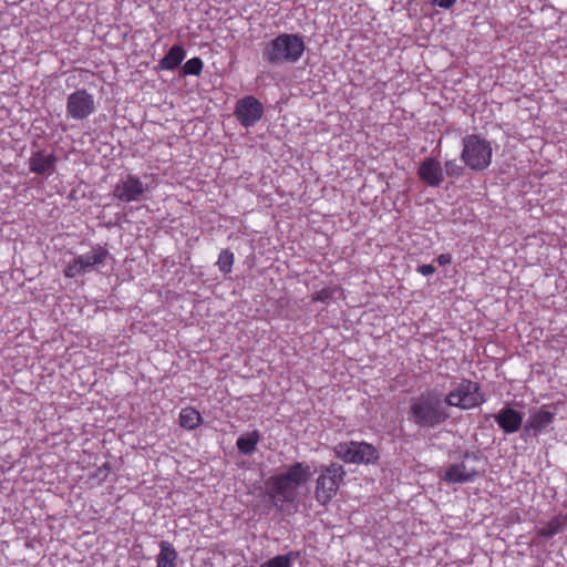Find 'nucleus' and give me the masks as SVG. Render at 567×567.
Segmentation results:
<instances>
[{"label":"nucleus","mask_w":567,"mask_h":567,"mask_svg":"<svg viewBox=\"0 0 567 567\" xmlns=\"http://www.w3.org/2000/svg\"><path fill=\"white\" fill-rule=\"evenodd\" d=\"M450 417L441 393L429 390L410 402L409 419L420 427H435Z\"/></svg>","instance_id":"nucleus-1"},{"label":"nucleus","mask_w":567,"mask_h":567,"mask_svg":"<svg viewBox=\"0 0 567 567\" xmlns=\"http://www.w3.org/2000/svg\"><path fill=\"white\" fill-rule=\"evenodd\" d=\"M306 50V44L300 34L280 33L265 44L262 58L271 65L281 63H296Z\"/></svg>","instance_id":"nucleus-2"},{"label":"nucleus","mask_w":567,"mask_h":567,"mask_svg":"<svg viewBox=\"0 0 567 567\" xmlns=\"http://www.w3.org/2000/svg\"><path fill=\"white\" fill-rule=\"evenodd\" d=\"M318 472L315 498L320 505L327 506L338 494L347 473L343 466L336 462L328 465H321Z\"/></svg>","instance_id":"nucleus-3"},{"label":"nucleus","mask_w":567,"mask_h":567,"mask_svg":"<svg viewBox=\"0 0 567 567\" xmlns=\"http://www.w3.org/2000/svg\"><path fill=\"white\" fill-rule=\"evenodd\" d=\"M462 144L461 159L468 168L482 172L492 164L493 148L485 137L468 134L463 137Z\"/></svg>","instance_id":"nucleus-4"},{"label":"nucleus","mask_w":567,"mask_h":567,"mask_svg":"<svg viewBox=\"0 0 567 567\" xmlns=\"http://www.w3.org/2000/svg\"><path fill=\"white\" fill-rule=\"evenodd\" d=\"M485 402L484 394L481 392L480 384L468 379L462 381L447 393L444 403L449 406L470 410L477 408Z\"/></svg>","instance_id":"nucleus-5"},{"label":"nucleus","mask_w":567,"mask_h":567,"mask_svg":"<svg viewBox=\"0 0 567 567\" xmlns=\"http://www.w3.org/2000/svg\"><path fill=\"white\" fill-rule=\"evenodd\" d=\"M334 455L349 464H373L379 458L378 450L368 442H340L333 447Z\"/></svg>","instance_id":"nucleus-6"},{"label":"nucleus","mask_w":567,"mask_h":567,"mask_svg":"<svg viewBox=\"0 0 567 567\" xmlns=\"http://www.w3.org/2000/svg\"><path fill=\"white\" fill-rule=\"evenodd\" d=\"M66 115L75 121L90 117L96 110L94 95L85 89H78L66 99Z\"/></svg>","instance_id":"nucleus-7"},{"label":"nucleus","mask_w":567,"mask_h":567,"mask_svg":"<svg viewBox=\"0 0 567 567\" xmlns=\"http://www.w3.org/2000/svg\"><path fill=\"white\" fill-rule=\"evenodd\" d=\"M147 190V185L137 175L127 174L115 184L113 196L124 203L141 202Z\"/></svg>","instance_id":"nucleus-8"},{"label":"nucleus","mask_w":567,"mask_h":567,"mask_svg":"<svg viewBox=\"0 0 567 567\" xmlns=\"http://www.w3.org/2000/svg\"><path fill=\"white\" fill-rule=\"evenodd\" d=\"M556 413L557 409L554 404L542 405L528 416L524 425L525 434L537 437L553 424Z\"/></svg>","instance_id":"nucleus-9"},{"label":"nucleus","mask_w":567,"mask_h":567,"mask_svg":"<svg viewBox=\"0 0 567 567\" xmlns=\"http://www.w3.org/2000/svg\"><path fill=\"white\" fill-rule=\"evenodd\" d=\"M234 114L244 127H250L262 117L264 106L255 96H245L236 103Z\"/></svg>","instance_id":"nucleus-10"},{"label":"nucleus","mask_w":567,"mask_h":567,"mask_svg":"<svg viewBox=\"0 0 567 567\" xmlns=\"http://www.w3.org/2000/svg\"><path fill=\"white\" fill-rule=\"evenodd\" d=\"M417 175L431 187L440 186L444 179L441 163L434 157H427L420 164Z\"/></svg>","instance_id":"nucleus-11"},{"label":"nucleus","mask_w":567,"mask_h":567,"mask_svg":"<svg viewBox=\"0 0 567 567\" xmlns=\"http://www.w3.org/2000/svg\"><path fill=\"white\" fill-rule=\"evenodd\" d=\"M494 419L506 434L516 433L523 425V414L511 406L502 408Z\"/></svg>","instance_id":"nucleus-12"},{"label":"nucleus","mask_w":567,"mask_h":567,"mask_svg":"<svg viewBox=\"0 0 567 567\" xmlns=\"http://www.w3.org/2000/svg\"><path fill=\"white\" fill-rule=\"evenodd\" d=\"M267 485L274 498H278L281 502L292 501L296 487L290 481H288L285 473L271 476L268 480Z\"/></svg>","instance_id":"nucleus-13"},{"label":"nucleus","mask_w":567,"mask_h":567,"mask_svg":"<svg viewBox=\"0 0 567 567\" xmlns=\"http://www.w3.org/2000/svg\"><path fill=\"white\" fill-rule=\"evenodd\" d=\"M109 257V250L101 245L93 246L90 252L76 256L78 264H80L84 274L91 271L95 266L104 264Z\"/></svg>","instance_id":"nucleus-14"},{"label":"nucleus","mask_w":567,"mask_h":567,"mask_svg":"<svg viewBox=\"0 0 567 567\" xmlns=\"http://www.w3.org/2000/svg\"><path fill=\"white\" fill-rule=\"evenodd\" d=\"M477 476L475 468H468L464 463H455L447 467L442 478L447 483H470Z\"/></svg>","instance_id":"nucleus-15"},{"label":"nucleus","mask_w":567,"mask_h":567,"mask_svg":"<svg viewBox=\"0 0 567 567\" xmlns=\"http://www.w3.org/2000/svg\"><path fill=\"white\" fill-rule=\"evenodd\" d=\"M56 158L53 154H45L42 151L35 152L29 158V169L35 174H47L54 171Z\"/></svg>","instance_id":"nucleus-16"},{"label":"nucleus","mask_w":567,"mask_h":567,"mask_svg":"<svg viewBox=\"0 0 567 567\" xmlns=\"http://www.w3.org/2000/svg\"><path fill=\"white\" fill-rule=\"evenodd\" d=\"M288 481H290L295 487L306 484L311 476L310 465L305 462H296L288 467L285 472Z\"/></svg>","instance_id":"nucleus-17"},{"label":"nucleus","mask_w":567,"mask_h":567,"mask_svg":"<svg viewBox=\"0 0 567 567\" xmlns=\"http://www.w3.org/2000/svg\"><path fill=\"white\" fill-rule=\"evenodd\" d=\"M203 421L199 411L193 406L183 408L179 412V425L187 431L196 430L203 424Z\"/></svg>","instance_id":"nucleus-18"},{"label":"nucleus","mask_w":567,"mask_h":567,"mask_svg":"<svg viewBox=\"0 0 567 567\" xmlns=\"http://www.w3.org/2000/svg\"><path fill=\"white\" fill-rule=\"evenodd\" d=\"M178 554L174 546L167 542L159 543V554L156 557V567H176Z\"/></svg>","instance_id":"nucleus-19"},{"label":"nucleus","mask_w":567,"mask_h":567,"mask_svg":"<svg viewBox=\"0 0 567 567\" xmlns=\"http://www.w3.org/2000/svg\"><path fill=\"white\" fill-rule=\"evenodd\" d=\"M186 51L181 45H173L168 52L159 60V68L162 70H175L185 59Z\"/></svg>","instance_id":"nucleus-20"},{"label":"nucleus","mask_w":567,"mask_h":567,"mask_svg":"<svg viewBox=\"0 0 567 567\" xmlns=\"http://www.w3.org/2000/svg\"><path fill=\"white\" fill-rule=\"evenodd\" d=\"M567 527V515L554 516L546 526L537 529V536L539 537H553L556 534L561 533Z\"/></svg>","instance_id":"nucleus-21"},{"label":"nucleus","mask_w":567,"mask_h":567,"mask_svg":"<svg viewBox=\"0 0 567 567\" xmlns=\"http://www.w3.org/2000/svg\"><path fill=\"white\" fill-rule=\"evenodd\" d=\"M261 439L259 431L254 430L245 435L238 437L236 446L238 451L244 455H251Z\"/></svg>","instance_id":"nucleus-22"},{"label":"nucleus","mask_w":567,"mask_h":567,"mask_svg":"<svg viewBox=\"0 0 567 567\" xmlns=\"http://www.w3.org/2000/svg\"><path fill=\"white\" fill-rule=\"evenodd\" d=\"M299 557L298 551H288L284 555H277L264 564L260 565V567H292V561L296 560Z\"/></svg>","instance_id":"nucleus-23"},{"label":"nucleus","mask_w":567,"mask_h":567,"mask_svg":"<svg viewBox=\"0 0 567 567\" xmlns=\"http://www.w3.org/2000/svg\"><path fill=\"white\" fill-rule=\"evenodd\" d=\"M234 262H235L234 252L228 248L221 249L218 255L217 262H216L219 271L223 272L224 275L230 274L233 270Z\"/></svg>","instance_id":"nucleus-24"},{"label":"nucleus","mask_w":567,"mask_h":567,"mask_svg":"<svg viewBox=\"0 0 567 567\" xmlns=\"http://www.w3.org/2000/svg\"><path fill=\"white\" fill-rule=\"evenodd\" d=\"M337 292L343 293V289L334 286V287H324L315 293L311 295L312 302H327L332 299Z\"/></svg>","instance_id":"nucleus-25"},{"label":"nucleus","mask_w":567,"mask_h":567,"mask_svg":"<svg viewBox=\"0 0 567 567\" xmlns=\"http://www.w3.org/2000/svg\"><path fill=\"white\" fill-rule=\"evenodd\" d=\"M204 63L198 56L192 58L183 65V73L185 75H199L203 71Z\"/></svg>","instance_id":"nucleus-26"},{"label":"nucleus","mask_w":567,"mask_h":567,"mask_svg":"<svg viewBox=\"0 0 567 567\" xmlns=\"http://www.w3.org/2000/svg\"><path fill=\"white\" fill-rule=\"evenodd\" d=\"M444 167L446 175L450 177L458 178L464 174V167L456 159L446 161Z\"/></svg>","instance_id":"nucleus-27"},{"label":"nucleus","mask_w":567,"mask_h":567,"mask_svg":"<svg viewBox=\"0 0 567 567\" xmlns=\"http://www.w3.org/2000/svg\"><path fill=\"white\" fill-rule=\"evenodd\" d=\"M63 274L65 278H75L85 275L80 264H78L76 257L65 266Z\"/></svg>","instance_id":"nucleus-28"},{"label":"nucleus","mask_w":567,"mask_h":567,"mask_svg":"<svg viewBox=\"0 0 567 567\" xmlns=\"http://www.w3.org/2000/svg\"><path fill=\"white\" fill-rule=\"evenodd\" d=\"M430 2L434 7L449 10L457 2V0H430Z\"/></svg>","instance_id":"nucleus-29"},{"label":"nucleus","mask_w":567,"mask_h":567,"mask_svg":"<svg viewBox=\"0 0 567 567\" xmlns=\"http://www.w3.org/2000/svg\"><path fill=\"white\" fill-rule=\"evenodd\" d=\"M416 271L422 276H431L435 272V267L432 264L420 265Z\"/></svg>","instance_id":"nucleus-30"},{"label":"nucleus","mask_w":567,"mask_h":567,"mask_svg":"<svg viewBox=\"0 0 567 567\" xmlns=\"http://www.w3.org/2000/svg\"><path fill=\"white\" fill-rule=\"evenodd\" d=\"M436 261L439 266H446L452 262V256L450 254H441L437 256Z\"/></svg>","instance_id":"nucleus-31"}]
</instances>
